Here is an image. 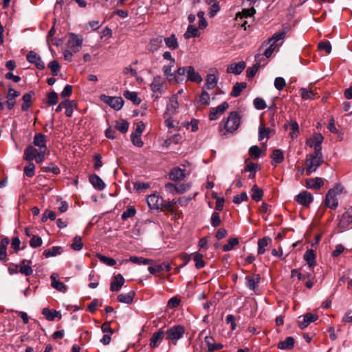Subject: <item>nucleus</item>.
I'll return each mask as SVG.
<instances>
[{
    "label": "nucleus",
    "mask_w": 352,
    "mask_h": 352,
    "mask_svg": "<svg viewBox=\"0 0 352 352\" xmlns=\"http://www.w3.org/2000/svg\"><path fill=\"white\" fill-rule=\"evenodd\" d=\"M177 76L180 79L178 80V83L182 82L184 79H186V81L196 83H200L202 81L201 75L196 72L194 67L191 65L178 67Z\"/></svg>",
    "instance_id": "1"
},
{
    "label": "nucleus",
    "mask_w": 352,
    "mask_h": 352,
    "mask_svg": "<svg viewBox=\"0 0 352 352\" xmlns=\"http://www.w3.org/2000/svg\"><path fill=\"white\" fill-rule=\"evenodd\" d=\"M322 162L323 160L322 153H313L307 155L305 160L307 175H310L315 172Z\"/></svg>",
    "instance_id": "2"
},
{
    "label": "nucleus",
    "mask_w": 352,
    "mask_h": 352,
    "mask_svg": "<svg viewBox=\"0 0 352 352\" xmlns=\"http://www.w3.org/2000/svg\"><path fill=\"white\" fill-rule=\"evenodd\" d=\"M342 191L343 187L340 184L329 190L326 194L324 205L331 209H336L338 206L337 195L341 194Z\"/></svg>",
    "instance_id": "3"
},
{
    "label": "nucleus",
    "mask_w": 352,
    "mask_h": 352,
    "mask_svg": "<svg viewBox=\"0 0 352 352\" xmlns=\"http://www.w3.org/2000/svg\"><path fill=\"white\" fill-rule=\"evenodd\" d=\"M45 153L44 151L39 150L38 147L29 145L24 151L23 158L28 162L35 160V162L39 164L44 160Z\"/></svg>",
    "instance_id": "4"
},
{
    "label": "nucleus",
    "mask_w": 352,
    "mask_h": 352,
    "mask_svg": "<svg viewBox=\"0 0 352 352\" xmlns=\"http://www.w3.org/2000/svg\"><path fill=\"white\" fill-rule=\"evenodd\" d=\"M184 333L185 328L182 325H174L166 330V339L169 343L176 345Z\"/></svg>",
    "instance_id": "5"
},
{
    "label": "nucleus",
    "mask_w": 352,
    "mask_h": 352,
    "mask_svg": "<svg viewBox=\"0 0 352 352\" xmlns=\"http://www.w3.org/2000/svg\"><path fill=\"white\" fill-rule=\"evenodd\" d=\"M241 124V117L236 111L230 113L226 122L224 124V129L226 132L232 133L237 130Z\"/></svg>",
    "instance_id": "6"
},
{
    "label": "nucleus",
    "mask_w": 352,
    "mask_h": 352,
    "mask_svg": "<svg viewBox=\"0 0 352 352\" xmlns=\"http://www.w3.org/2000/svg\"><path fill=\"white\" fill-rule=\"evenodd\" d=\"M324 137L320 133H315L311 138L306 140V145L314 148V153H322V143Z\"/></svg>",
    "instance_id": "7"
},
{
    "label": "nucleus",
    "mask_w": 352,
    "mask_h": 352,
    "mask_svg": "<svg viewBox=\"0 0 352 352\" xmlns=\"http://www.w3.org/2000/svg\"><path fill=\"white\" fill-rule=\"evenodd\" d=\"M144 129L145 124L143 122L140 121L136 124L135 131L131 135V140L134 146L139 148L143 146L144 143L141 136Z\"/></svg>",
    "instance_id": "8"
},
{
    "label": "nucleus",
    "mask_w": 352,
    "mask_h": 352,
    "mask_svg": "<svg viewBox=\"0 0 352 352\" xmlns=\"http://www.w3.org/2000/svg\"><path fill=\"white\" fill-rule=\"evenodd\" d=\"M100 98L103 102L116 111L120 110L124 104V100L121 97H113L102 94Z\"/></svg>",
    "instance_id": "9"
},
{
    "label": "nucleus",
    "mask_w": 352,
    "mask_h": 352,
    "mask_svg": "<svg viewBox=\"0 0 352 352\" xmlns=\"http://www.w3.org/2000/svg\"><path fill=\"white\" fill-rule=\"evenodd\" d=\"M175 63H169L168 65H165L162 67L163 73L166 80L170 83H178V80H180L177 76V69L175 72H172V69Z\"/></svg>",
    "instance_id": "10"
},
{
    "label": "nucleus",
    "mask_w": 352,
    "mask_h": 352,
    "mask_svg": "<svg viewBox=\"0 0 352 352\" xmlns=\"http://www.w3.org/2000/svg\"><path fill=\"white\" fill-rule=\"evenodd\" d=\"M179 102L177 100V94L172 96L166 105V109L164 112V118L173 116L178 112Z\"/></svg>",
    "instance_id": "11"
},
{
    "label": "nucleus",
    "mask_w": 352,
    "mask_h": 352,
    "mask_svg": "<svg viewBox=\"0 0 352 352\" xmlns=\"http://www.w3.org/2000/svg\"><path fill=\"white\" fill-rule=\"evenodd\" d=\"M82 44V38L74 33H70L67 42V47L73 52L76 53L80 50Z\"/></svg>",
    "instance_id": "12"
},
{
    "label": "nucleus",
    "mask_w": 352,
    "mask_h": 352,
    "mask_svg": "<svg viewBox=\"0 0 352 352\" xmlns=\"http://www.w3.org/2000/svg\"><path fill=\"white\" fill-rule=\"evenodd\" d=\"M229 107V104L227 102H223L215 108H212L209 114L210 120H217L221 115H222Z\"/></svg>",
    "instance_id": "13"
},
{
    "label": "nucleus",
    "mask_w": 352,
    "mask_h": 352,
    "mask_svg": "<svg viewBox=\"0 0 352 352\" xmlns=\"http://www.w3.org/2000/svg\"><path fill=\"white\" fill-rule=\"evenodd\" d=\"M146 202L151 209H159L163 204V198L157 194L150 195Z\"/></svg>",
    "instance_id": "14"
},
{
    "label": "nucleus",
    "mask_w": 352,
    "mask_h": 352,
    "mask_svg": "<svg viewBox=\"0 0 352 352\" xmlns=\"http://www.w3.org/2000/svg\"><path fill=\"white\" fill-rule=\"evenodd\" d=\"M26 58L29 63H34L37 69H43L45 68V64L42 61L40 56L34 51L28 52Z\"/></svg>",
    "instance_id": "15"
},
{
    "label": "nucleus",
    "mask_w": 352,
    "mask_h": 352,
    "mask_svg": "<svg viewBox=\"0 0 352 352\" xmlns=\"http://www.w3.org/2000/svg\"><path fill=\"white\" fill-rule=\"evenodd\" d=\"M295 200L299 204L307 206L313 201V197L310 192L304 190L296 196Z\"/></svg>",
    "instance_id": "16"
},
{
    "label": "nucleus",
    "mask_w": 352,
    "mask_h": 352,
    "mask_svg": "<svg viewBox=\"0 0 352 352\" xmlns=\"http://www.w3.org/2000/svg\"><path fill=\"white\" fill-rule=\"evenodd\" d=\"M164 334V331L162 329H160L157 332H155L150 339V347L151 349H155L158 347L163 340Z\"/></svg>",
    "instance_id": "17"
},
{
    "label": "nucleus",
    "mask_w": 352,
    "mask_h": 352,
    "mask_svg": "<svg viewBox=\"0 0 352 352\" xmlns=\"http://www.w3.org/2000/svg\"><path fill=\"white\" fill-rule=\"evenodd\" d=\"M33 145L34 146L38 147L39 150H41L46 153L47 148L46 146L45 135L43 133L35 134L33 140Z\"/></svg>",
    "instance_id": "18"
},
{
    "label": "nucleus",
    "mask_w": 352,
    "mask_h": 352,
    "mask_svg": "<svg viewBox=\"0 0 352 352\" xmlns=\"http://www.w3.org/2000/svg\"><path fill=\"white\" fill-rule=\"evenodd\" d=\"M150 87L151 90L155 93L162 94L164 92V82L162 78L159 76L153 78Z\"/></svg>",
    "instance_id": "19"
},
{
    "label": "nucleus",
    "mask_w": 352,
    "mask_h": 352,
    "mask_svg": "<svg viewBox=\"0 0 352 352\" xmlns=\"http://www.w3.org/2000/svg\"><path fill=\"white\" fill-rule=\"evenodd\" d=\"M124 278L120 274L113 276L110 285V290L111 292H118L124 283Z\"/></svg>",
    "instance_id": "20"
},
{
    "label": "nucleus",
    "mask_w": 352,
    "mask_h": 352,
    "mask_svg": "<svg viewBox=\"0 0 352 352\" xmlns=\"http://www.w3.org/2000/svg\"><path fill=\"white\" fill-rule=\"evenodd\" d=\"M245 68V63L244 61H240L237 63L231 64L227 67V73L234 74L235 75H239L242 73V72Z\"/></svg>",
    "instance_id": "21"
},
{
    "label": "nucleus",
    "mask_w": 352,
    "mask_h": 352,
    "mask_svg": "<svg viewBox=\"0 0 352 352\" xmlns=\"http://www.w3.org/2000/svg\"><path fill=\"white\" fill-rule=\"evenodd\" d=\"M318 318V315L311 313L306 314L303 316V320L298 322V326L301 329L306 328L311 322L316 321Z\"/></svg>",
    "instance_id": "22"
},
{
    "label": "nucleus",
    "mask_w": 352,
    "mask_h": 352,
    "mask_svg": "<svg viewBox=\"0 0 352 352\" xmlns=\"http://www.w3.org/2000/svg\"><path fill=\"white\" fill-rule=\"evenodd\" d=\"M295 340L293 337H287L284 340L278 343L277 347L281 350H291L294 348Z\"/></svg>",
    "instance_id": "23"
},
{
    "label": "nucleus",
    "mask_w": 352,
    "mask_h": 352,
    "mask_svg": "<svg viewBox=\"0 0 352 352\" xmlns=\"http://www.w3.org/2000/svg\"><path fill=\"white\" fill-rule=\"evenodd\" d=\"M219 78L214 74H208L206 76V83L203 87L207 89H212L217 87Z\"/></svg>",
    "instance_id": "24"
},
{
    "label": "nucleus",
    "mask_w": 352,
    "mask_h": 352,
    "mask_svg": "<svg viewBox=\"0 0 352 352\" xmlns=\"http://www.w3.org/2000/svg\"><path fill=\"white\" fill-rule=\"evenodd\" d=\"M89 182L92 186L98 190H102L105 187V184L102 179L96 174L89 176Z\"/></svg>",
    "instance_id": "25"
},
{
    "label": "nucleus",
    "mask_w": 352,
    "mask_h": 352,
    "mask_svg": "<svg viewBox=\"0 0 352 352\" xmlns=\"http://www.w3.org/2000/svg\"><path fill=\"white\" fill-rule=\"evenodd\" d=\"M169 177L171 180L181 181L185 177L184 170L179 167L173 168L169 173Z\"/></svg>",
    "instance_id": "26"
},
{
    "label": "nucleus",
    "mask_w": 352,
    "mask_h": 352,
    "mask_svg": "<svg viewBox=\"0 0 352 352\" xmlns=\"http://www.w3.org/2000/svg\"><path fill=\"white\" fill-rule=\"evenodd\" d=\"M30 263H31L30 261L23 259L21 261L20 265H17L16 267H19V272L21 274L25 276H30L33 272L32 269L30 266Z\"/></svg>",
    "instance_id": "27"
},
{
    "label": "nucleus",
    "mask_w": 352,
    "mask_h": 352,
    "mask_svg": "<svg viewBox=\"0 0 352 352\" xmlns=\"http://www.w3.org/2000/svg\"><path fill=\"white\" fill-rule=\"evenodd\" d=\"M256 13V10L254 6L250 7V8H245L240 12H238L236 15L235 20L239 21V19H244L250 16H253Z\"/></svg>",
    "instance_id": "28"
},
{
    "label": "nucleus",
    "mask_w": 352,
    "mask_h": 352,
    "mask_svg": "<svg viewBox=\"0 0 352 352\" xmlns=\"http://www.w3.org/2000/svg\"><path fill=\"white\" fill-rule=\"evenodd\" d=\"M163 43V37L162 36H158L156 38H153L150 40L149 44L148 45V50L150 52H155L157 50H159Z\"/></svg>",
    "instance_id": "29"
},
{
    "label": "nucleus",
    "mask_w": 352,
    "mask_h": 352,
    "mask_svg": "<svg viewBox=\"0 0 352 352\" xmlns=\"http://www.w3.org/2000/svg\"><path fill=\"white\" fill-rule=\"evenodd\" d=\"M260 275L256 274L253 276H248L246 277V286L251 290H256L258 287V283L260 281Z\"/></svg>",
    "instance_id": "30"
},
{
    "label": "nucleus",
    "mask_w": 352,
    "mask_h": 352,
    "mask_svg": "<svg viewBox=\"0 0 352 352\" xmlns=\"http://www.w3.org/2000/svg\"><path fill=\"white\" fill-rule=\"evenodd\" d=\"M135 295V292L133 290L127 294H120L118 296V300L122 303L131 304L133 302Z\"/></svg>",
    "instance_id": "31"
},
{
    "label": "nucleus",
    "mask_w": 352,
    "mask_h": 352,
    "mask_svg": "<svg viewBox=\"0 0 352 352\" xmlns=\"http://www.w3.org/2000/svg\"><path fill=\"white\" fill-rule=\"evenodd\" d=\"M272 164L276 166L284 160L283 153L280 149H274L271 155Z\"/></svg>",
    "instance_id": "32"
},
{
    "label": "nucleus",
    "mask_w": 352,
    "mask_h": 352,
    "mask_svg": "<svg viewBox=\"0 0 352 352\" xmlns=\"http://www.w3.org/2000/svg\"><path fill=\"white\" fill-rule=\"evenodd\" d=\"M323 180L320 177L308 179L306 181V186L311 189H319L323 185Z\"/></svg>",
    "instance_id": "33"
},
{
    "label": "nucleus",
    "mask_w": 352,
    "mask_h": 352,
    "mask_svg": "<svg viewBox=\"0 0 352 352\" xmlns=\"http://www.w3.org/2000/svg\"><path fill=\"white\" fill-rule=\"evenodd\" d=\"M303 258L307 261L310 270L315 266L316 256L314 250H309L306 251L303 256Z\"/></svg>",
    "instance_id": "34"
},
{
    "label": "nucleus",
    "mask_w": 352,
    "mask_h": 352,
    "mask_svg": "<svg viewBox=\"0 0 352 352\" xmlns=\"http://www.w3.org/2000/svg\"><path fill=\"white\" fill-rule=\"evenodd\" d=\"M272 242V239L269 236H265L258 241V254H263L265 252V247Z\"/></svg>",
    "instance_id": "35"
},
{
    "label": "nucleus",
    "mask_w": 352,
    "mask_h": 352,
    "mask_svg": "<svg viewBox=\"0 0 352 352\" xmlns=\"http://www.w3.org/2000/svg\"><path fill=\"white\" fill-rule=\"evenodd\" d=\"M163 41L165 42L166 47L171 50H176L179 47L177 39L174 34L169 37L163 38Z\"/></svg>",
    "instance_id": "36"
},
{
    "label": "nucleus",
    "mask_w": 352,
    "mask_h": 352,
    "mask_svg": "<svg viewBox=\"0 0 352 352\" xmlns=\"http://www.w3.org/2000/svg\"><path fill=\"white\" fill-rule=\"evenodd\" d=\"M199 34L198 28L195 25H188L186 32L184 33V36L185 38L189 39L190 38L198 37Z\"/></svg>",
    "instance_id": "37"
},
{
    "label": "nucleus",
    "mask_w": 352,
    "mask_h": 352,
    "mask_svg": "<svg viewBox=\"0 0 352 352\" xmlns=\"http://www.w3.org/2000/svg\"><path fill=\"white\" fill-rule=\"evenodd\" d=\"M63 252V249L60 246H54L51 249H47L44 250L43 254L45 257L49 258L50 256H55L60 254Z\"/></svg>",
    "instance_id": "38"
},
{
    "label": "nucleus",
    "mask_w": 352,
    "mask_h": 352,
    "mask_svg": "<svg viewBox=\"0 0 352 352\" xmlns=\"http://www.w3.org/2000/svg\"><path fill=\"white\" fill-rule=\"evenodd\" d=\"M42 314L45 316L46 319L49 321H52L56 317L61 318L60 312L56 311L50 310L47 308H44L42 311Z\"/></svg>",
    "instance_id": "39"
},
{
    "label": "nucleus",
    "mask_w": 352,
    "mask_h": 352,
    "mask_svg": "<svg viewBox=\"0 0 352 352\" xmlns=\"http://www.w3.org/2000/svg\"><path fill=\"white\" fill-rule=\"evenodd\" d=\"M246 87L247 83L245 82H236L233 87L231 95L234 97H238Z\"/></svg>",
    "instance_id": "40"
},
{
    "label": "nucleus",
    "mask_w": 352,
    "mask_h": 352,
    "mask_svg": "<svg viewBox=\"0 0 352 352\" xmlns=\"http://www.w3.org/2000/svg\"><path fill=\"white\" fill-rule=\"evenodd\" d=\"M192 258H193L194 261L195 262V267L197 269H201L205 266L206 263L203 260L202 254H201L199 252H195L192 254Z\"/></svg>",
    "instance_id": "41"
},
{
    "label": "nucleus",
    "mask_w": 352,
    "mask_h": 352,
    "mask_svg": "<svg viewBox=\"0 0 352 352\" xmlns=\"http://www.w3.org/2000/svg\"><path fill=\"white\" fill-rule=\"evenodd\" d=\"M123 95L126 99L131 100L135 104H139L141 102V99L138 97L136 92L125 91Z\"/></svg>",
    "instance_id": "42"
},
{
    "label": "nucleus",
    "mask_w": 352,
    "mask_h": 352,
    "mask_svg": "<svg viewBox=\"0 0 352 352\" xmlns=\"http://www.w3.org/2000/svg\"><path fill=\"white\" fill-rule=\"evenodd\" d=\"M265 46H267V47L265 48V50L263 54L266 58H270L272 56L273 52L276 48L277 45H274V44H273L272 43H269V41H267V43H263L262 45V47H264Z\"/></svg>",
    "instance_id": "43"
},
{
    "label": "nucleus",
    "mask_w": 352,
    "mask_h": 352,
    "mask_svg": "<svg viewBox=\"0 0 352 352\" xmlns=\"http://www.w3.org/2000/svg\"><path fill=\"white\" fill-rule=\"evenodd\" d=\"M76 107V104L74 101L66 100L65 105V115L67 117H71L72 116L73 111Z\"/></svg>",
    "instance_id": "44"
},
{
    "label": "nucleus",
    "mask_w": 352,
    "mask_h": 352,
    "mask_svg": "<svg viewBox=\"0 0 352 352\" xmlns=\"http://www.w3.org/2000/svg\"><path fill=\"white\" fill-rule=\"evenodd\" d=\"M252 194L251 195V197L253 200L256 201H260L263 195V190L259 188L256 185H254L252 188Z\"/></svg>",
    "instance_id": "45"
},
{
    "label": "nucleus",
    "mask_w": 352,
    "mask_h": 352,
    "mask_svg": "<svg viewBox=\"0 0 352 352\" xmlns=\"http://www.w3.org/2000/svg\"><path fill=\"white\" fill-rule=\"evenodd\" d=\"M182 137L180 134H175L165 140L164 144L166 146H170L172 144H177L182 141Z\"/></svg>",
    "instance_id": "46"
},
{
    "label": "nucleus",
    "mask_w": 352,
    "mask_h": 352,
    "mask_svg": "<svg viewBox=\"0 0 352 352\" xmlns=\"http://www.w3.org/2000/svg\"><path fill=\"white\" fill-rule=\"evenodd\" d=\"M22 98H23V104L21 105V109L23 111H27L29 109V107H30L31 103H32V94H31V93L25 94L23 96Z\"/></svg>",
    "instance_id": "47"
},
{
    "label": "nucleus",
    "mask_w": 352,
    "mask_h": 352,
    "mask_svg": "<svg viewBox=\"0 0 352 352\" xmlns=\"http://www.w3.org/2000/svg\"><path fill=\"white\" fill-rule=\"evenodd\" d=\"M98 258L100 260V262L102 263L108 265V266H113L116 263V261L113 258H109L106 256H104L101 254H97Z\"/></svg>",
    "instance_id": "48"
},
{
    "label": "nucleus",
    "mask_w": 352,
    "mask_h": 352,
    "mask_svg": "<svg viewBox=\"0 0 352 352\" xmlns=\"http://www.w3.org/2000/svg\"><path fill=\"white\" fill-rule=\"evenodd\" d=\"M129 261L135 264L144 265H148L151 263V260H149V259L144 258L143 257L135 256H131L129 258ZM126 261H128V260H126Z\"/></svg>",
    "instance_id": "49"
},
{
    "label": "nucleus",
    "mask_w": 352,
    "mask_h": 352,
    "mask_svg": "<svg viewBox=\"0 0 352 352\" xmlns=\"http://www.w3.org/2000/svg\"><path fill=\"white\" fill-rule=\"evenodd\" d=\"M286 34V32L285 30H280L274 34L272 38H270L268 41L269 43H272L274 45H276V43L283 38H285Z\"/></svg>",
    "instance_id": "50"
},
{
    "label": "nucleus",
    "mask_w": 352,
    "mask_h": 352,
    "mask_svg": "<svg viewBox=\"0 0 352 352\" xmlns=\"http://www.w3.org/2000/svg\"><path fill=\"white\" fill-rule=\"evenodd\" d=\"M270 129L265 128L264 124H261L258 127V140L261 141L264 138H269Z\"/></svg>",
    "instance_id": "51"
},
{
    "label": "nucleus",
    "mask_w": 352,
    "mask_h": 352,
    "mask_svg": "<svg viewBox=\"0 0 352 352\" xmlns=\"http://www.w3.org/2000/svg\"><path fill=\"white\" fill-rule=\"evenodd\" d=\"M83 247V243H82V238L79 236H76L73 239V242L71 244V248L75 251L80 250Z\"/></svg>",
    "instance_id": "52"
},
{
    "label": "nucleus",
    "mask_w": 352,
    "mask_h": 352,
    "mask_svg": "<svg viewBox=\"0 0 352 352\" xmlns=\"http://www.w3.org/2000/svg\"><path fill=\"white\" fill-rule=\"evenodd\" d=\"M239 244V239L237 238H231L228 240V243L223 246V250L224 252H228L232 250L235 245Z\"/></svg>",
    "instance_id": "53"
},
{
    "label": "nucleus",
    "mask_w": 352,
    "mask_h": 352,
    "mask_svg": "<svg viewBox=\"0 0 352 352\" xmlns=\"http://www.w3.org/2000/svg\"><path fill=\"white\" fill-rule=\"evenodd\" d=\"M135 213L136 210L133 206H128L126 210L122 214L121 218L122 220H126L128 218L135 216Z\"/></svg>",
    "instance_id": "54"
},
{
    "label": "nucleus",
    "mask_w": 352,
    "mask_h": 352,
    "mask_svg": "<svg viewBox=\"0 0 352 352\" xmlns=\"http://www.w3.org/2000/svg\"><path fill=\"white\" fill-rule=\"evenodd\" d=\"M35 165L31 161L24 168V174L28 177H32L34 175Z\"/></svg>",
    "instance_id": "55"
},
{
    "label": "nucleus",
    "mask_w": 352,
    "mask_h": 352,
    "mask_svg": "<svg viewBox=\"0 0 352 352\" xmlns=\"http://www.w3.org/2000/svg\"><path fill=\"white\" fill-rule=\"evenodd\" d=\"M177 204L176 199H173L171 201H164L163 200V204L161 208H164L166 210L170 213H174V206Z\"/></svg>",
    "instance_id": "56"
},
{
    "label": "nucleus",
    "mask_w": 352,
    "mask_h": 352,
    "mask_svg": "<svg viewBox=\"0 0 352 352\" xmlns=\"http://www.w3.org/2000/svg\"><path fill=\"white\" fill-rule=\"evenodd\" d=\"M268 58H266L263 54H257L256 56H255V60H256V65L259 67H264L265 65H267V59Z\"/></svg>",
    "instance_id": "57"
},
{
    "label": "nucleus",
    "mask_w": 352,
    "mask_h": 352,
    "mask_svg": "<svg viewBox=\"0 0 352 352\" xmlns=\"http://www.w3.org/2000/svg\"><path fill=\"white\" fill-rule=\"evenodd\" d=\"M210 95L205 90L204 87H202V91L199 97V102L204 105H208L210 104Z\"/></svg>",
    "instance_id": "58"
},
{
    "label": "nucleus",
    "mask_w": 352,
    "mask_h": 352,
    "mask_svg": "<svg viewBox=\"0 0 352 352\" xmlns=\"http://www.w3.org/2000/svg\"><path fill=\"white\" fill-rule=\"evenodd\" d=\"M129 122L125 120L121 122H117L116 124V128L122 133L127 132L129 129Z\"/></svg>",
    "instance_id": "59"
},
{
    "label": "nucleus",
    "mask_w": 352,
    "mask_h": 352,
    "mask_svg": "<svg viewBox=\"0 0 352 352\" xmlns=\"http://www.w3.org/2000/svg\"><path fill=\"white\" fill-rule=\"evenodd\" d=\"M42 239L36 235H32L30 241V245L33 248H38L42 245Z\"/></svg>",
    "instance_id": "60"
},
{
    "label": "nucleus",
    "mask_w": 352,
    "mask_h": 352,
    "mask_svg": "<svg viewBox=\"0 0 352 352\" xmlns=\"http://www.w3.org/2000/svg\"><path fill=\"white\" fill-rule=\"evenodd\" d=\"M261 153V150L258 146H252L249 149V155L254 159L258 158Z\"/></svg>",
    "instance_id": "61"
},
{
    "label": "nucleus",
    "mask_w": 352,
    "mask_h": 352,
    "mask_svg": "<svg viewBox=\"0 0 352 352\" xmlns=\"http://www.w3.org/2000/svg\"><path fill=\"white\" fill-rule=\"evenodd\" d=\"M58 96L55 91L50 92L47 94V104L49 105H54L58 102Z\"/></svg>",
    "instance_id": "62"
},
{
    "label": "nucleus",
    "mask_w": 352,
    "mask_h": 352,
    "mask_svg": "<svg viewBox=\"0 0 352 352\" xmlns=\"http://www.w3.org/2000/svg\"><path fill=\"white\" fill-rule=\"evenodd\" d=\"M318 47L320 50H324L327 54H329L331 52V45L329 41H321L318 43Z\"/></svg>",
    "instance_id": "63"
},
{
    "label": "nucleus",
    "mask_w": 352,
    "mask_h": 352,
    "mask_svg": "<svg viewBox=\"0 0 352 352\" xmlns=\"http://www.w3.org/2000/svg\"><path fill=\"white\" fill-rule=\"evenodd\" d=\"M301 97L304 100L312 99L314 96V93L312 90H309L305 88H301Z\"/></svg>",
    "instance_id": "64"
}]
</instances>
